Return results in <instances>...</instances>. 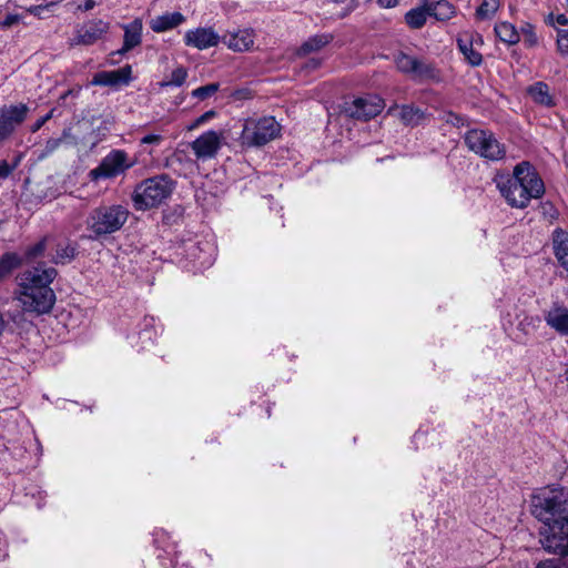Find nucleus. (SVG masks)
Instances as JSON below:
<instances>
[{
  "label": "nucleus",
  "mask_w": 568,
  "mask_h": 568,
  "mask_svg": "<svg viewBox=\"0 0 568 568\" xmlns=\"http://www.w3.org/2000/svg\"><path fill=\"white\" fill-rule=\"evenodd\" d=\"M531 514L545 528L540 531L544 548L556 555H568V491L542 489L532 496Z\"/></svg>",
  "instance_id": "obj_1"
},
{
  "label": "nucleus",
  "mask_w": 568,
  "mask_h": 568,
  "mask_svg": "<svg viewBox=\"0 0 568 568\" xmlns=\"http://www.w3.org/2000/svg\"><path fill=\"white\" fill-rule=\"evenodd\" d=\"M495 183L507 203L513 207L525 209L531 199L545 193V185L529 162H521L514 169L513 175L498 173Z\"/></svg>",
  "instance_id": "obj_2"
},
{
  "label": "nucleus",
  "mask_w": 568,
  "mask_h": 568,
  "mask_svg": "<svg viewBox=\"0 0 568 568\" xmlns=\"http://www.w3.org/2000/svg\"><path fill=\"white\" fill-rule=\"evenodd\" d=\"M129 210L121 204L100 205L92 209L85 220L90 240L100 241L119 232L129 219Z\"/></svg>",
  "instance_id": "obj_3"
},
{
  "label": "nucleus",
  "mask_w": 568,
  "mask_h": 568,
  "mask_svg": "<svg viewBox=\"0 0 568 568\" xmlns=\"http://www.w3.org/2000/svg\"><path fill=\"white\" fill-rule=\"evenodd\" d=\"M175 184V181L168 174H159L143 180L132 193L134 209L145 211L161 205L172 195Z\"/></svg>",
  "instance_id": "obj_4"
},
{
  "label": "nucleus",
  "mask_w": 568,
  "mask_h": 568,
  "mask_svg": "<svg viewBox=\"0 0 568 568\" xmlns=\"http://www.w3.org/2000/svg\"><path fill=\"white\" fill-rule=\"evenodd\" d=\"M280 131L281 126L273 116L247 119L243 124L240 141L246 148H261L277 138Z\"/></svg>",
  "instance_id": "obj_5"
},
{
  "label": "nucleus",
  "mask_w": 568,
  "mask_h": 568,
  "mask_svg": "<svg viewBox=\"0 0 568 568\" xmlns=\"http://www.w3.org/2000/svg\"><path fill=\"white\" fill-rule=\"evenodd\" d=\"M464 142L470 151L490 161L501 160L506 154L504 144L488 130H468L465 133Z\"/></svg>",
  "instance_id": "obj_6"
},
{
  "label": "nucleus",
  "mask_w": 568,
  "mask_h": 568,
  "mask_svg": "<svg viewBox=\"0 0 568 568\" xmlns=\"http://www.w3.org/2000/svg\"><path fill=\"white\" fill-rule=\"evenodd\" d=\"M135 161H131L124 150H112L99 163L97 168L89 172L91 181L114 179L134 166Z\"/></svg>",
  "instance_id": "obj_7"
},
{
  "label": "nucleus",
  "mask_w": 568,
  "mask_h": 568,
  "mask_svg": "<svg viewBox=\"0 0 568 568\" xmlns=\"http://www.w3.org/2000/svg\"><path fill=\"white\" fill-rule=\"evenodd\" d=\"M19 301L24 312L41 315L52 310L55 294L50 286H27L24 291H20Z\"/></svg>",
  "instance_id": "obj_8"
},
{
  "label": "nucleus",
  "mask_w": 568,
  "mask_h": 568,
  "mask_svg": "<svg viewBox=\"0 0 568 568\" xmlns=\"http://www.w3.org/2000/svg\"><path fill=\"white\" fill-rule=\"evenodd\" d=\"M29 106L24 103L0 106V142L9 139L27 119Z\"/></svg>",
  "instance_id": "obj_9"
},
{
  "label": "nucleus",
  "mask_w": 568,
  "mask_h": 568,
  "mask_svg": "<svg viewBox=\"0 0 568 568\" xmlns=\"http://www.w3.org/2000/svg\"><path fill=\"white\" fill-rule=\"evenodd\" d=\"M384 108L383 100L377 95H367L355 99L345 109V112L354 119L367 121L378 115Z\"/></svg>",
  "instance_id": "obj_10"
},
{
  "label": "nucleus",
  "mask_w": 568,
  "mask_h": 568,
  "mask_svg": "<svg viewBox=\"0 0 568 568\" xmlns=\"http://www.w3.org/2000/svg\"><path fill=\"white\" fill-rule=\"evenodd\" d=\"M223 139V132L210 130L195 139L191 149L197 159H211L217 154Z\"/></svg>",
  "instance_id": "obj_11"
},
{
  "label": "nucleus",
  "mask_w": 568,
  "mask_h": 568,
  "mask_svg": "<svg viewBox=\"0 0 568 568\" xmlns=\"http://www.w3.org/2000/svg\"><path fill=\"white\" fill-rule=\"evenodd\" d=\"M110 29V23L101 19H94L82 26L73 38L72 45H92L103 38Z\"/></svg>",
  "instance_id": "obj_12"
},
{
  "label": "nucleus",
  "mask_w": 568,
  "mask_h": 568,
  "mask_svg": "<svg viewBox=\"0 0 568 568\" xmlns=\"http://www.w3.org/2000/svg\"><path fill=\"white\" fill-rule=\"evenodd\" d=\"M132 81V67L126 64L112 71L97 72L91 81L93 85L119 88L128 85Z\"/></svg>",
  "instance_id": "obj_13"
},
{
  "label": "nucleus",
  "mask_w": 568,
  "mask_h": 568,
  "mask_svg": "<svg viewBox=\"0 0 568 568\" xmlns=\"http://www.w3.org/2000/svg\"><path fill=\"white\" fill-rule=\"evenodd\" d=\"M57 274L58 272L54 267H44L43 265L34 266L22 274L20 288L24 291L27 286H50Z\"/></svg>",
  "instance_id": "obj_14"
},
{
  "label": "nucleus",
  "mask_w": 568,
  "mask_h": 568,
  "mask_svg": "<svg viewBox=\"0 0 568 568\" xmlns=\"http://www.w3.org/2000/svg\"><path fill=\"white\" fill-rule=\"evenodd\" d=\"M220 36L212 28H196L184 36V43L199 50L217 45Z\"/></svg>",
  "instance_id": "obj_15"
},
{
  "label": "nucleus",
  "mask_w": 568,
  "mask_h": 568,
  "mask_svg": "<svg viewBox=\"0 0 568 568\" xmlns=\"http://www.w3.org/2000/svg\"><path fill=\"white\" fill-rule=\"evenodd\" d=\"M142 21L140 19H134L130 23L124 24L123 45L120 50L112 52L111 55H121L138 47L142 41Z\"/></svg>",
  "instance_id": "obj_16"
},
{
  "label": "nucleus",
  "mask_w": 568,
  "mask_h": 568,
  "mask_svg": "<svg viewBox=\"0 0 568 568\" xmlns=\"http://www.w3.org/2000/svg\"><path fill=\"white\" fill-rule=\"evenodd\" d=\"M222 41L233 51H247L254 44V33L251 29L237 30L225 34Z\"/></svg>",
  "instance_id": "obj_17"
},
{
  "label": "nucleus",
  "mask_w": 568,
  "mask_h": 568,
  "mask_svg": "<svg viewBox=\"0 0 568 568\" xmlns=\"http://www.w3.org/2000/svg\"><path fill=\"white\" fill-rule=\"evenodd\" d=\"M545 321L548 326L562 336L568 335V308L555 303L545 314Z\"/></svg>",
  "instance_id": "obj_18"
},
{
  "label": "nucleus",
  "mask_w": 568,
  "mask_h": 568,
  "mask_svg": "<svg viewBox=\"0 0 568 568\" xmlns=\"http://www.w3.org/2000/svg\"><path fill=\"white\" fill-rule=\"evenodd\" d=\"M526 92L532 102L540 106L552 108L556 105V100L550 93V88L544 81H537L530 84L526 89Z\"/></svg>",
  "instance_id": "obj_19"
},
{
  "label": "nucleus",
  "mask_w": 568,
  "mask_h": 568,
  "mask_svg": "<svg viewBox=\"0 0 568 568\" xmlns=\"http://www.w3.org/2000/svg\"><path fill=\"white\" fill-rule=\"evenodd\" d=\"M185 21V17L181 12H166L158 16L150 21V28L156 32H165L174 29Z\"/></svg>",
  "instance_id": "obj_20"
},
{
  "label": "nucleus",
  "mask_w": 568,
  "mask_h": 568,
  "mask_svg": "<svg viewBox=\"0 0 568 568\" xmlns=\"http://www.w3.org/2000/svg\"><path fill=\"white\" fill-rule=\"evenodd\" d=\"M457 47L465 60L471 67H479L483 63V55L474 49V36L465 33L457 38Z\"/></svg>",
  "instance_id": "obj_21"
},
{
  "label": "nucleus",
  "mask_w": 568,
  "mask_h": 568,
  "mask_svg": "<svg viewBox=\"0 0 568 568\" xmlns=\"http://www.w3.org/2000/svg\"><path fill=\"white\" fill-rule=\"evenodd\" d=\"M412 78L417 81H440V70L437 68L436 63L424 60L416 59V67L414 68V72Z\"/></svg>",
  "instance_id": "obj_22"
},
{
  "label": "nucleus",
  "mask_w": 568,
  "mask_h": 568,
  "mask_svg": "<svg viewBox=\"0 0 568 568\" xmlns=\"http://www.w3.org/2000/svg\"><path fill=\"white\" fill-rule=\"evenodd\" d=\"M426 10L429 17H434L437 21H447L456 14V8L448 0H426Z\"/></svg>",
  "instance_id": "obj_23"
},
{
  "label": "nucleus",
  "mask_w": 568,
  "mask_h": 568,
  "mask_svg": "<svg viewBox=\"0 0 568 568\" xmlns=\"http://www.w3.org/2000/svg\"><path fill=\"white\" fill-rule=\"evenodd\" d=\"M554 253L560 265L568 272V233L561 229L554 231Z\"/></svg>",
  "instance_id": "obj_24"
},
{
  "label": "nucleus",
  "mask_w": 568,
  "mask_h": 568,
  "mask_svg": "<svg viewBox=\"0 0 568 568\" xmlns=\"http://www.w3.org/2000/svg\"><path fill=\"white\" fill-rule=\"evenodd\" d=\"M333 36L329 33L315 34L308 38L297 50L298 55H306L311 52H315L331 43Z\"/></svg>",
  "instance_id": "obj_25"
},
{
  "label": "nucleus",
  "mask_w": 568,
  "mask_h": 568,
  "mask_svg": "<svg viewBox=\"0 0 568 568\" xmlns=\"http://www.w3.org/2000/svg\"><path fill=\"white\" fill-rule=\"evenodd\" d=\"M426 0L418 8L410 9L405 14V22L412 29H420L425 26L429 11L426 10Z\"/></svg>",
  "instance_id": "obj_26"
},
{
  "label": "nucleus",
  "mask_w": 568,
  "mask_h": 568,
  "mask_svg": "<svg viewBox=\"0 0 568 568\" xmlns=\"http://www.w3.org/2000/svg\"><path fill=\"white\" fill-rule=\"evenodd\" d=\"M78 254L75 244L70 242L59 243L55 246V254L52 261L55 264H68L75 258Z\"/></svg>",
  "instance_id": "obj_27"
},
{
  "label": "nucleus",
  "mask_w": 568,
  "mask_h": 568,
  "mask_svg": "<svg viewBox=\"0 0 568 568\" xmlns=\"http://www.w3.org/2000/svg\"><path fill=\"white\" fill-rule=\"evenodd\" d=\"M495 33L500 41L507 44H516L520 40L515 26L506 21L495 26Z\"/></svg>",
  "instance_id": "obj_28"
},
{
  "label": "nucleus",
  "mask_w": 568,
  "mask_h": 568,
  "mask_svg": "<svg viewBox=\"0 0 568 568\" xmlns=\"http://www.w3.org/2000/svg\"><path fill=\"white\" fill-rule=\"evenodd\" d=\"M22 264L21 257L16 253H4L0 258V280L9 275Z\"/></svg>",
  "instance_id": "obj_29"
},
{
  "label": "nucleus",
  "mask_w": 568,
  "mask_h": 568,
  "mask_svg": "<svg viewBox=\"0 0 568 568\" xmlns=\"http://www.w3.org/2000/svg\"><path fill=\"white\" fill-rule=\"evenodd\" d=\"M400 120L408 125H415L424 116L419 108L413 105H403L399 113Z\"/></svg>",
  "instance_id": "obj_30"
},
{
  "label": "nucleus",
  "mask_w": 568,
  "mask_h": 568,
  "mask_svg": "<svg viewBox=\"0 0 568 568\" xmlns=\"http://www.w3.org/2000/svg\"><path fill=\"white\" fill-rule=\"evenodd\" d=\"M499 6V0H483L481 4L476 10V18L479 20L493 18Z\"/></svg>",
  "instance_id": "obj_31"
},
{
  "label": "nucleus",
  "mask_w": 568,
  "mask_h": 568,
  "mask_svg": "<svg viewBox=\"0 0 568 568\" xmlns=\"http://www.w3.org/2000/svg\"><path fill=\"white\" fill-rule=\"evenodd\" d=\"M416 57H412L409 54L400 52L399 54L396 55L395 63L400 72L409 74L412 77L414 68L416 67Z\"/></svg>",
  "instance_id": "obj_32"
},
{
  "label": "nucleus",
  "mask_w": 568,
  "mask_h": 568,
  "mask_svg": "<svg viewBox=\"0 0 568 568\" xmlns=\"http://www.w3.org/2000/svg\"><path fill=\"white\" fill-rule=\"evenodd\" d=\"M187 78V70L184 67H179L172 71L170 77L164 80L162 87H181Z\"/></svg>",
  "instance_id": "obj_33"
},
{
  "label": "nucleus",
  "mask_w": 568,
  "mask_h": 568,
  "mask_svg": "<svg viewBox=\"0 0 568 568\" xmlns=\"http://www.w3.org/2000/svg\"><path fill=\"white\" fill-rule=\"evenodd\" d=\"M45 250H47V237H42L39 242L29 246L26 250L24 257L27 261H32L37 257L42 256Z\"/></svg>",
  "instance_id": "obj_34"
},
{
  "label": "nucleus",
  "mask_w": 568,
  "mask_h": 568,
  "mask_svg": "<svg viewBox=\"0 0 568 568\" xmlns=\"http://www.w3.org/2000/svg\"><path fill=\"white\" fill-rule=\"evenodd\" d=\"M219 87V83H209L206 85H202L192 91V97L199 100H205L217 92Z\"/></svg>",
  "instance_id": "obj_35"
},
{
  "label": "nucleus",
  "mask_w": 568,
  "mask_h": 568,
  "mask_svg": "<svg viewBox=\"0 0 568 568\" xmlns=\"http://www.w3.org/2000/svg\"><path fill=\"white\" fill-rule=\"evenodd\" d=\"M63 136L58 139H49L40 155L41 159L52 154L61 145L62 139L69 135V130L63 131Z\"/></svg>",
  "instance_id": "obj_36"
},
{
  "label": "nucleus",
  "mask_w": 568,
  "mask_h": 568,
  "mask_svg": "<svg viewBox=\"0 0 568 568\" xmlns=\"http://www.w3.org/2000/svg\"><path fill=\"white\" fill-rule=\"evenodd\" d=\"M557 47L561 53L568 54V30H557Z\"/></svg>",
  "instance_id": "obj_37"
},
{
  "label": "nucleus",
  "mask_w": 568,
  "mask_h": 568,
  "mask_svg": "<svg viewBox=\"0 0 568 568\" xmlns=\"http://www.w3.org/2000/svg\"><path fill=\"white\" fill-rule=\"evenodd\" d=\"M20 158H17L13 164H9L6 160L0 161V179H7L11 172L19 165Z\"/></svg>",
  "instance_id": "obj_38"
},
{
  "label": "nucleus",
  "mask_w": 568,
  "mask_h": 568,
  "mask_svg": "<svg viewBox=\"0 0 568 568\" xmlns=\"http://www.w3.org/2000/svg\"><path fill=\"white\" fill-rule=\"evenodd\" d=\"M163 140H164V138L161 134L151 133V134H146V135L142 136L140 139V144L158 146L163 142Z\"/></svg>",
  "instance_id": "obj_39"
},
{
  "label": "nucleus",
  "mask_w": 568,
  "mask_h": 568,
  "mask_svg": "<svg viewBox=\"0 0 568 568\" xmlns=\"http://www.w3.org/2000/svg\"><path fill=\"white\" fill-rule=\"evenodd\" d=\"M216 115V112L214 110H209L204 112L202 115H200L190 126L189 130H193L201 124L207 122L209 120L213 119Z\"/></svg>",
  "instance_id": "obj_40"
},
{
  "label": "nucleus",
  "mask_w": 568,
  "mask_h": 568,
  "mask_svg": "<svg viewBox=\"0 0 568 568\" xmlns=\"http://www.w3.org/2000/svg\"><path fill=\"white\" fill-rule=\"evenodd\" d=\"M54 113V109L50 110L45 115L38 119L31 126V132L39 131L49 120L52 119Z\"/></svg>",
  "instance_id": "obj_41"
},
{
  "label": "nucleus",
  "mask_w": 568,
  "mask_h": 568,
  "mask_svg": "<svg viewBox=\"0 0 568 568\" xmlns=\"http://www.w3.org/2000/svg\"><path fill=\"white\" fill-rule=\"evenodd\" d=\"M523 31L526 33V39H525V42L529 45V47H532L537 43V37L536 34L532 32V27L530 24H527L526 28H523Z\"/></svg>",
  "instance_id": "obj_42"
},
{
  "label": "nucleus",
  "mask_w": 568,
  "mask_h": 568,
  "mask_svg": "<svg viewBox=\"0 0 568 568\" xmlns=\"http://www.w3.org/2000/svg\"><path fill=\"white\" fill-rule=\"evenodd\" d=\"M20 21V17L18 14H7L6 18L0 22L2 28H10L17 24Z\"/></svg>",
  "instance_id": "obj_43"
},
{
  "label": "nucleus",
  "mask_w": 568,
  "mask_h": 568,
  "mask_svg": "<svg viewBox=\"0 0 568 568\" xmlns=\"http://www.w3.org/2000/svg\"><path fill=\"white\" fill-rule=\"evenodd\" d=\"M447 122L452 123L454 126L459 128V126L464 125L465 119L459 114L449 112Z\"/></svg>",
  "instance_id": "obj_44"
},
{
  "label": "nucleus",
  "mask_w": 568,
  "mask_h": 568,
  "mask_svg": "<svg viewBox=\"0 0 568 568\" xmlns=\"http://www.w3.org/2000/svg\"><path fill=\"white\" fill-rule=\"evenodd\" d=\"M322 64V60L321 59H317V58H311L308 59L305 64H304V69L307 70V71H313V70H316L317 68H320Z\"/></svg>",
  "instance_id": "obj_45"
},
{
  "label": "nucleus",
  "mask_w": 568,
  "mask_h": 568,
  "mask_svg": "<svg viewBox=\"0 0 568 568\" xmlns=\"http://www.w3.org/2000/svg\"><path fill=\"white\" fill-rule=\"evenodd\" d=\"M333 1L336 2V3H345V2H347V0H333ZM355 7H356L355 0H349L348 4H347V8L345 9V11L339 13L338 17L339 18L346 17L349 12H352L355 9Z\"/></svg>",
  "instance_id": "obj_46"
},
{
  "label": "nucleus",
  "mask_w": 568,
  "mask_h": 568,
  "mask_svg": "<svg viewBox=\"0 0 568 568\" xmlns=\"http://www.w3.org/2000/svg\"><path fill=\"white\" fill-rule=\"evenodd\" d=\"M94 7H95V1L94 0H84L82 3L78 4V9L83 11V12L90 11Z\"/></svg>",
  "instance_id": "obj_47"
},
{
  "label": "nucleus",
  "mask_w": 568,
  "mask_h": 568,
  "mask_svg": "<svg viewBox=\"0 0 568 568\" xmlns=\"http://www.w3.org/2000/svg\"><path fill=\"white\" fill-rule=\"evenodd\" d=\"M398 3V0H378V4L382 7V8H394L396 7Z\"/></svg>",
  "instance_id": "obj_48"
},
{
  "label": "nucleus",
  "mask_w": 568,
  "mask_h": 568,
  "mask_svg": "<svg viewBox=\"0 0 568 568\" xmlns=\"http://www.w3.org/2000/svg\"><path fill=\"white\" fill-rule=\"evenodd\" d=\"M47 7H43V6H32L28 9V11L31 13V14H34V16H40L41 12L45 9Z\"/></svg>",
  "instance_id": "obj_49"
},
{
  "label": "nucleus",
  "mask_w": 568,
  "mask_h": 568,
  "mask_svg": "<svg viewBox=\"0 0 568 568\" xmlns=\"http://www.w3.org/2000/svg\"><path fill=\"white\" fill-rule=\"evenodd\" d=\"M536 568H559V567H557V565L554 561L549 560V561L538 564V566Z\"/></svg>",
  "instance_id": "obj_50"
},
{
  "label": "nucleus",
  "mask_w": 568,
  "mask_h": 568,
  "mask_svg": "<svg viewBox=\"0 0 568 568\" xmlns=\"http://www.w3.org/2000/svg\"><path fill=\"white\" fill-rule=\"evenodd\" d=\"M556 21L560 26H568V18L565 14H558Z\"/></svg>",
  "instance_id": "obj_51"
},
{
  "label": "nucleus",
  "mask_w": 568,
  "mask_h": 568,
  "mask_svg": "<svg viewBox=\"0 0 568 568\" xmlns=\"http://www.w3.org/2000/svg\"><path fill=\"white\" fill-rule=\"evenodd\" d=\"M4 328H6V321L3 318L2 313L0 312V336L2 335Z\"/></svg>",
  "instance_id": "obj_52"
},
{
  "label": "nucleus",
  "mask_w": 568,
  "mask_h": 568,
  "mask_svg": "<svg viewBox=\"0 0 568 568\" xmlns=\"http://www.w3.org/2000/svg\"><path fill=\"white\" fill-rule=\"evenodd\" d=\"M71 93H72V91H71V90H68V91H67V92L61 97V99H65V98H67L69 94H71Z\"/></svg>",
  "instance_id": "obj_53"
},
{
  "label": "nucleus",
  "mask_w": 568,
  "mask_h": 568,
  "mask_svg": "<svg viewBox=\"0 0 568 568\" xmlns=\"http://www.w3.org/2000/svg\"><path fill=\"white\" fill-rule=\"evenodd\" d=\"M144 152H146L149 155H152V153H153L152 150H144Z\"/></svg>",
  "instance_id": "obj_54"
},
{
  "label": "nucleus",
  "mask_w": 568,
  "mask_h": 568,
  "mask_svg": "<svg viewBox=\"0 0 568 568\" xmlns=\"http://www.w3.org/2000/svg\"><path fill=\"white\" fill-rule=\"evenodd\" d=\"M476 38L481 41V37L479 34H476Z\"/></svg>",
  "instance_id": "obj_55"
}]
</instances>
